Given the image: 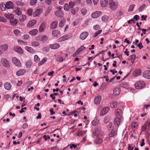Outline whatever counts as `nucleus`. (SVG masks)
Returning <instances> with one entry per match:
<instances>
[{
    "instance_id": "nucleus-1",
    "label": "nucleus",
    "mask_w": 150,
    "mask_h": 150,
    "mask_svg": "<svg viewBox=\"0 0 150 150\" xmlns=\"http://www.w3.org/2000/svg\"><path fill=\"white\" fill-rule=\"evenodd\" d=\"M145 86L144 82L142 81H139L135 84L136 88L139 89L144 88Z\"/></svg>"
},
{
    "instance_id": "nucleus-2",
    "label": "nucleus",
    "mask_w": 150,
    "mask_h": 150,
    "mask_svg": "<svg viewBox=\"0 0 150 150\" xmlns=\"http://www.w3.org/2000/svg\"><path fill=\"white\" fill-rule=\"evenodd\" d=\"M71 36V34H66L59 38L58 39V42H61L67 40Z\"/></svg>"
},
{
    "instance_id": "nucleus-3",
    "label": "nucleus",
    "mask_w": 150,
    "mask_h": 150,
    "mask_svg": "<svg viewBox=\"0 0 150 150\" xmlns=\"http://www.w3.org/2000/svg\"><path fill=\"white\" fill-rule=\"evenodd\" d=\"M109 5L110 8L112 10L116 9L117 7V3L114 1H109Z\"/></svg>"
},
{
    "instance_id": "nucleus-4",
    "label": "nucleus",
    "mask_w": 150,
    "mask_h": 150,
    "mask_svg": "<svg viewBox=\"0 0 150 150\" xmlns=\"http://www.w3.org/2000/svg\"><path fill=\"white\" fill-rule=\"evenodd\" d=\"M46 23L45 22H43L40 25L39 28V31L40 32L44 31L46 28Z\"/></svg>"
},
{
    "instance_id": "nucleus-5",
    "label": "nucleus",
    "mask_w": 150,
    "mask_h": 150,
    "mask_svg": "<svg viewBox=\"0 0 150 150\" xmlns=\"http://www.w3.org/2000/svg\"><path fill=\"white\" fill-rule=\"evenodd\" d=\"M12 61L13 63L17 67H20L21 64L20 61L16 57H13L12 59Z\"/></svg>"
},
{
    "instance_id": "nucleus-6",
    "label": "nucleus",
    "mask_w": 150,
    "mask_h": 150,
    "mask_svg": "<svg viewBox=\"0 0 150 150\" xmlns=\"http://www.w3.org/2000/svg\"><path fill=\"white\" fill-rule=\"evenodd\" d=\"M102 14V12L100 11H96L91 14V17L93 18H96L100 16Z\"/></svg>"
},
{
    "instance_id": "nucleus-7",
    "label": "nucleus",
    "mask_w": 150,
    "mask_h": 150,
    "mask_svg": "<svg viewBox=\"0 0 150 150\" xmlns=\"http://www.w3.org/2000/svg\"><path fill=\"white\" fill-rule=\"evenodd\" d=\"M109 110V108L108 107H105L103 108L101 110L100 114L101 116H103L106 114Z\"/></svg>"
},
{
    "instance_id": "nucleus-8",
    "label": "nucleus",
    "mask_w": 150,
    "mask_h": 150,
    "mask_svg": "<svg viewBox=\"0 0 150 150\" xmlns=\"http://www.w3.org/2000/svg\"><path fill=\"white\" fill-rule=\"evenodd\" d=\"M88 33L87 32H84L80 34V38L82 40H85L88 36Z\"/></svg>"
},
{
    "instance_id": "nucleus-9",
    "label": "nucleus",
    "mask_w": 150,
    "mask_h": 150,
    "mask_svg": "<svg viewBox=\"0 0 150 150\" xmlns=\"http://www.w3.org/2000/svg\"><path fill=\"white\" fill-rule=\"evenodd\" d=\"M37 23L36 20H33L29 21L27 23V27L30 28L35 25Z\"/></svg>"
},
{
    "instance_id": "nucleus-10",
    "label": "nucleus",
    "mask_w": 150,
    "mask_h": 150,
    "mask_svg": "<svg viewBox=\"0 0 150 150\" xmlns=\"http://www.w3.org/2000/svg\"><path fill=\"white\" fill-rule=\"evenodd\" d=\"M1 62L2 64L4 67H8L9 66V64L8 61L4 58L1 59Z\"/></svg>"
},
{
    "instance_id": "nucleus-11",
    "label": "nucleus",
    "mask_w": 150,
    "mask_h": 150,
    "mask_svg": "<svg viewBox=\"0 0 150 150\" xmlns=\"http://www.w3.org/2000/svg\"><path fill=\"white\" fill-rule=\"evenodd\" d=\"M143 76L147 79H150V71H145L143 74Z\"/></svg>"
},
{
    "instance_id": "nucleus-12",
    "label": "nucleus",
    "mask_w": 150,
    "mask_h": 150,
    "mask_svg": "<svg viewBox=\"0 0 150 150\" xmlns=\"http://www.w3.org/2000/svg\"><path fill=\"white\" fill-rule=\"evenodd\" d=\"M15 50L18 53L20 54H23V53L22 48L18 46H16L14 47V48Z\"/></svg>"
},
{
    "instance_id": "nucleus-13",
    "label": "nucleus",
    "mask_w": 150,
    "mask_h": 150,
    "mask_svg": "<svg viewBox=\"0 0 150 150\" xmlns=\"http://www.w3.org/2000/svg\"><path fill=\"white\" fill-rule=\"evenodd\" d=\"M25 49L26 51L30 53L34 54L35 52V51L31 47L27 46H25Z\"/></svg>"
},
{
    "instance_id": "nucleus-14",
    "label": "nucleus",
    "mask_w": 150,
    "mask_h": 150,
    "mask_svg": "<svg viewBox=\"0 0 150 150\" xmlns=\"http://www.w3.org/2000/svg\"><path fill=\"white\" fill-rule=\"evenodd\" d=\"M101 100V97L100 96H98L95 97L94 99V103L96 104H98Z\"/></svg>"
},
{
    "instance_id": "nucleus-15",
    "label": "nucleus",
    "mask_w": 150,
    "mask_h": 150,
    "mask_svg": "<svg viewBox=\"0 0 150 150\" xmlns=\"http://www.w3.org/2000/svg\"><path fill=\"white\" fill-rule=\"evenodd\" d=\"M54 14L56 16L59 17L63 16L64 15L63 12L60 10L55 11Z\"/></svg>"
},
{
    "instance_id": "nucleus-16",
    "label": "nucleus",
    "mask_w": 150,
    "mask_h": 150,
    "mask_svg": "<svg viewBox=\"0 0 150 150\" xmlns=\"http://www.w3.org/2000/svg\"><path fill=\"white\" fill-rule=\"evenodd\" d=\"M38 38L39 40L42 42L46 41L48 39L47 36L46 35L40 36Z\"/></svg>"
},
{
    "instance_id": "nucleus-17",
    "label": "nucleus",
    "mask_w": 150,
    "mask_h": 150,
    "mask_svg": "<svg viewBox=\"0 0 150 150\" xmlns=\"http://www.w3.org/2000/svg\"><path fill=\"white\" fill-rule=\"evenodd\" d=\"M120 119L118 117H116L114 120V124L115 127L117 128L120 125Z\"/></svg>"
},
{
    "instance_id": "nucleus-18",
    "label": "nucleus",
    "mask_w": 150,
    "mask_h": 150,
    "mask_svg": "<svg viewBox=\"0 0 150 150\" xmlns=\"http://www.w3.org/2000/svg\"><path fill=\"white\" fill-rule=\"evenodd\" d=\"M50 47L52 49L55 50L59 48L60 47V45L58 43H56L52 45H50Z\"/></svg>"
},
{
    "instance_id": "nucleus-19",
    "label": "nucleus",
    "mask_w": 150,
    "mask_h": 150,
    "mask_svg": "<svg viewBox=\"0 0 150 150\" xmlns=\"http://www.w3.org/2000/svg\"><path fill=\"white\" fill-rule=\"evenodd\" d=\"M117 129L115 127L113 130L111 131V132L109 134L110 137H112L117 134Z\"/></svg>"
},
{
    "instance_id": "nucleus-20",
    "label": "nucleus",
    "mask_w": 150,
    "mask_h": 150,
    "mask_svg": "<svg viewBox=\"0 0 150 150\" xmlns=\"http://www.w3.org/2000/svg\"><path fill=\"white\" fill-rule=\"evenodd\" d=\"M141 74V71L139 69H137L133 73V75L135 77L140 75Z\"/></svg>"
},
{
    "instance_id": "nucleus-21",
    "label": "nucleus",
    "mask_w": 150,
    "mask_h": 150,
    "mask_svg": "<svg viewBox=\"0 0 150 150\" xmlns=\"http://www.w3.org/2000/svg\"><path fill=\"white\" fill-rule=\"evenodd\" d=\"M100 134V132L98 128H95L93 132V134L95 136H98Z\"/></svg>"
},
{
    "instance_id": "nucleus-22",
    "label": "nucleus",
    "mask_w": 150,
    "mask_h": 150,
    "mask_svg": "<svg viewBox=\"0 0 150 150\" xmlns=\"http://www.w3.org/2000/svg\"><path fill=\"white\" fill-rule=\"evenodd\" d=\"M119 86L120 88L127 89L128 88V85L127 83L123 82L119 84Z\"/></svg>"
},
{
    "instance_id": "nucleus-23",
    "label": "nucleus",
    "mask_w": 150,
    "mask_h": 150,
    "mask_svg": "<svg viewBox=\"0 0 150 150\" xmlns=\"http://www.w3.org/2000/svg\"><path fill=\"white\" fill-rule=\"evenodd\" d=\"M8 47V45L7 44H4L0 46L1 50L3 51H6L7 50Z\"/></svg>"
},
{
    "instance_id": "nucleus-24",
    "label": "nucleus",
    "mask_w": 150,
    "mask_h": 150,
    "mask_svg": "<svg viewBox=\"0 0 150 150\" xmlns=\"http://www.w3.org/2000/svg\"><path fill=\"white\" fill-rule=\"evenodd\" d=\"M52 34L55 37L59 36L60 35V32L57 30H55L53 31L52 32Z\"/></svg>"
},
{
    "instance_id": "nucleus-25",
    "label": "nucleus",
    "mask_w": 150,
    "mask_h": 150,
    "mask_svg": "<svg viewBox=\"0 0 150 150\" xmlns=\"http://www.w3.org/2000/svg\"><path fill=\"white\" fill-rule=\"evenodd\" d=\"M5 5L7 9L12 8L13 7V3L11 1L7 2Z\"/></svg>"
},
{
    "instance_id": "nucleus-26",
    "label": "nucleus",
    "mask_w": 150,
    "mask_h": 150,
    "mask_svg": "<svg viewBox=\"0 0 150 150\" xmlns=\"http://www.w3.org/2000/svg\"><path fill=\"white\" fill-rule=\"evenodd\" d=\"M86 132V131H83L81 129H79L77 132V136H80L84 135Z\"/></svg>"
},
{
    "instance_id": "nucleus-27",
    "label": "nucleus",
    "mask_w": 150,
    "mask_h": 150,
    "mask_svg": "<svg viewBox=\"0 0 150 150\" xmlns=\"http://www.w3.org/2000/svg\"><path fill=\"white\" fill-rule=\"evenodd\" d=\"M108 0H100V4L102 7H105L108 4Z\"/></svg>"
},
{
    "instance_id": "nucleus-28",
    "label": "nucleus",
    "mask_w": 150,
    "mask_h": 150,
    "mask_svg": "<svg viewBox=\"0 0 150 150\" xmlns=\"http://www.w3.org/2000/svg\"><path fill=\"white\" fill-rule=\"evenodd\" d=\"M25 72V69H20L17 71L16 74L18 76H20L23 75Z\"/></svg>"
},
{
    "instance_id": "nucleus-29",
    "label": "nucleus",
    "mask_w": 150,
    "mask_h": 150,
    "mask_svg": "<svg viewBox=\"0 0 150 150\" xmlns=\"http://www.w3.org/2000/svg\"><path fill=\"white\" fill-rule=\"evenodd\" d=\"M38 32V30L37 29H34L30 30L29 32V33L32 35H36Z\"/></svg>"
},
{
    "instance_id": "nucleus-30",
    "label": "nucleus",
    "mask_w": 150,
    "mask_h": 150,
    "mask_svg": "<svg viewBox=\"0 0 150 150\" xmlns=\"http://www.w3.org/2000/svg\"><path fill=\"white\" fill-rule=\"evenodd\" d=\"M42 10L41 9H38L36 10L33 13V16H37L41 12Z\"/></svg>"
},
{
    "instance_id": "nucleus-31",
    "label": "nucleus",
    "mask_w": 150,
    "mask_h": 150,
    "mask_svg": "<svg viewBox=\"0 0 150 150\" xmlns=\"http://www.w3.org/2000/svg\"><path fill=\"white\" fill-rule=\"evenodd\" d=\"M18 20L16 19H13L10 20V23L11 24L13 25H16L17 23Z\"/></svg>"
},
{
    "instance_id": "nucleus-32",
    "label": "nucleus",
    "mask_w": 150,
    "mask_h": 150,
    "mask_svg": "<svg viewBox=\"0 0 150 150\" xmlns=\"http://www.w3.org/2000/svg\"><path fill=\"white\" fill-rule=\"evenodd\" d=\"M31 45L32 47H37L39 46L40 45V44L38 41H33L31 43Z\"/></svg>"
},
{
    "instance_id": "nucleus-33",
    "label": "nucleus",
    "mask_w": 150,
    "mask_h": 150,
    "mask_svg": "<svg viewBox=\"0 0 150 150\" xmlns=\"http://www.w3.org/2000/svg\"><path fill=\"white\" fill-rule=\"evenodd\" d=\"M4 87L6 89L9 90L11 88V85L10 83H7L4 84Z\"/></svg>"
},
{
    "instance_id": "nucleus-34",
    "label": "nucleus",
    "mask_w": 150,
    "mask_h": 150,
    "mask_svg": "<svg viewBox=\"0 0 150 150\" xmlns=\"http://www.w3.org/2000/svg\"><path fill=\"white\" fill-rule=\"evenodd\" d=\"M58 23L57 21L53 22L51 24L50 27L52 29H55L57 26Z\"/></svg>"
},
{
    "instance_id": "nucleus-35",
    "label": "nucleus",
    "mask_w": 150,
    "mask_h": 150,
    "mask_svg": "<svg viewBox=\"0 0 150 150\" xmlns=\"http://www.w3.org/2000/svg\"><path fill=\"white\" fill-rule=\"evenodd\" d=\"M14 12L18 16L21 14V12L19 8H16L14 10Z\"/></svg>"
},
{
    "instance_id": "nucleus-36",
    "label": "nucleus",
    "mask_w": 150,
    "mask_h": 150,
    "mask_svg": "<svg viewBox=\"0 0 150 150\" xmlns=\"http://www.w3.org/2000/svg\"><path fill=\"white\" fill-rule=\"evenodd\" d=\"M120 92V89L118 88H115L113 91V93L114 94L116 95H119Z\"/></svg>"
},
{
    "instance_id": "nucleus-37",
    "label": "nucleus",
    "mask_w": 150,
    "mask_h": 150,
    "mask_svg": "<svg viewBox=\"0 0 150 150\" xmlns=\"http://www.w3.org/2000/svg\"><path fill=\"white\" fill-rule=\"evenodd\" d=\"M5 16L7 19H10V20H11L12 19H13L14 18L13 15L12 14H5Z\"/></svg>"
},
{
    "instance_id": "nucleus-38",
    "label": "nucleus",
    "mask_w": 150,
    "mask_h": 150,
    "mask_svg": "<svg viewBox=\"0 0 150 150\" xmlns=\"http://www.w3.org/2000/svg\"><path fill=\"white\" fill-rule=\"evenodd\" d=\"M103 142V140L100 138H98L95 139L94 141V143L96 144H100Z\"/></svg>"
},
{
    "instance_id": "nucleus-39",
    "label": "nucleus",
    "mask_w": 150,
    "mask_h": 150,
    "mask_svg": "<svg viewBox=\"0 0 150 150\" xmlns=\"http://www.w3.org/2000/svg\"><path fill=\"white\" fill-rule=\"evenodd\" d=\"M99 120L96 118H95L92 122V124L93 126H95L98 124Z\"/></svg>"
},
{
    "instance_id": "nucleus-40",
    "label": "nucleus",
    "mask_w": 150,
    "mask_h": 150,
    "mask_svg": "<svg viewBox=\"0 0 150 150\" xmlns=\"http://www.w3.org/2000/svg\"><path fill=\"white\" fill-rule=\"evenodd\" d=\"M47 58L46 57H44L43 58L41 61L38 63V65L39 66H40L43 64L47 61Z\"/></svg>"
},
{
    "instance_id": "nucleus-41",
    "label": "nucleus",
    "mask_w": 150,
    "mask_h": 150,
    "mask_svg": "<svg viewBox=\"0 0 150 150\" xmlns=\"http://www.w3.org/2000/svg\"><path fill=\"white\" fill-rule=\"evenodd\" d=\"M56 60L57 61L62 62L63 60V59L61 56L58 55L56 57Z\"/></svg>"
},
{
    "instance_id": "nucleus-42",
    "label": "nucleus",
    "mask_w": 150,
    "mask_h": 150,
    "mask_svg": "<svg viewBox=\"0 0 150 150\" xmlns=\"http://www.w3.org/2000/svg\"><path fill=\"white\" fill-rule=\"evenodd\" d=\"M26 16L25 15H22L19 18V20L21 22H23L26 19Z\"/></svg>"
},
{
    "instance_id": "nucleus-43",
    "label": "nucleus",
    "mask_w": 150,
    "mask_h": 150,
    "mask_svg": "<svg viewBox=\"0 0 150 150\" xmlns=\"http://www.w3.org/2000/svg\"><path fill=\"white\" fill-rule=\"evenodd\" d=\"M0 7L2 11H5L6 8L5 4L1 3L0 4Z\"/></svg>"
},
{
    "instance_id": "nucleus-44",
    "label": "nucleus",
    "mask_w": 150,
    "mask_h": 150,
    "mask_svg": "<svg viewBox=\"0 0 150 150\" xmlns=\"http://www.w3.org/2000/svg\"><path fill=\"white\" fill-rule=\"evenodd\" d=\"M115 113L116 115L119 116L121 115L122 112L120 109H117L115 110Z\"/></svg>"
},
{
    "instance_id": "nucleus-45",
    "label": "nucleus",
    "mask_w": 150,
    "mask_h": 150,
    "mask_svg": "<svg viewBox=\"0 0 150 150\" xmlns=\"http://www.w3.org/2000/svg\"><path fill=\"white\" fill-rule=\"evenodd\" d=\"M32 64V61L30 60H29L26 62V67L27 68H29L31 66Z\"/></svg>"
},
{
    "instance_id": "nucleus-46",
    "label": "nucleus",
    "mask_w": 150,
    "mask_h": 150,
    "mask_svg": "<svg viewBox=\"0 0 150 150\" xmlns=\"http://www.w3.org/2000/svg\"><path fill=\"white\" fill-rule=\"evenodd\" d=\"M135 6V5L133 4L130 5L129 8L128 9V12H131L133 10V9Z\"/></svg>"
},
{
    "instance_id": "nucleus-47",
    "label": "nucleus",
    "mask_w": 150,
    "mask_h": 150,
    "mask_svg": "<svg viewBox=\"0 0 150 150\" xmlns=\"http://www.w3.org/2000/svg\"><path fill=\"white\" fill-rule=\"evenodd\" d=\"M117 105V103L115 101H112L110 104V106L112 108H115Z\"/></svg>"
},
{
    "instance_id": "nucleus-48",
    "label": "nucleus",
    "mask_w": 150,
    "mask_h": 150,
    "mask_svg": "<svg viewBox=\"0 0 150 150\" xmlns=\"http://www.w3.org/2000/svg\"><path fill=\"white\" fill-rule=\"evenodd\" d=\"M81 12L82 15L84 16L87 13V10L85 8H83L81 9Z\"/></svg>"
},
{
    "instance_id": "nucleus-49",
    "label": "nucleus",
    "mask_w": 150,
    "mask_h": 150,
    "mask_svg": "<svg viewBox=\"0 0 150 150\" xmlns=\"http://www.w3.org/2000/svg\"><path fill=\"white\" fill-rule=\"evenodd\" d=\"M69 6L68 4L66 3L64 4V9L66 11H68L69 10Z\"/></svg>"
},
{
    "instance_id": "nucleus-50",
    "label": "nucleus",
    "mask_w": 150,
    "mask_h": 150,
    "mask_svg": "<svg viewBox=\"0 0 150 150\" xmlns=\"http://www.w3.org/2000/svg\"><path fill=\"white\" fill-rule=\"evenodd\" d=\"M14 33L16 35H19L20 34L21 32L18 29H15L13 30Z\"/></svg>"
},
{
    "instance_id": "nucleus-51",
    "label": "nucleus",
    "mask_w": 150,
    "mask_h": 150,
    "mask_svg": "<svg viewBox=\"0 0 150 150\" xmlns=\"http://www.w3.org/2000/svg\"><path fill=\"white\" fill-rule=\"evenodd\" d=\"M65 19H62L59 23V26L60 27H63L65 24Z\"/></svg>"
},
{
    "instance_id": "nucleus-52",
    "label": "nucleus",
    "mask_w": 150,
    "mask_h": 150,
    "mask_svg": "<svg viewBox=\"0 0 150 150\" xmlns=\"http://www.w3.org/2000/svg\"><path fill=\"white\" fill-rule=\"evenodd\" d=\"M136 55L134 54L131 56V60L132 63H133L135 59Z\"/></svg>"
},
{
    "instance_id": "nucleus-53",
    "label": "nucleus",
    "mask_w": 150,
    "mask_h": 150,
    "mask_svg": "<svg viewBox=\"0 0 150 150\" xmlns=\"http://www.w3.org/2000/svg\"><path fill=\"white\" fill-rule=\"evenodd\" d=\"M108 19V16H104L102 18V21L104 22L106 21Z\"/></svg>"
},
{
    "instance_id": "nucleus-54",
    "label": "nucleus",
    "mask_w": 150,
    "mask_h": 150,
    "mask_svg": "<svg viewBox=\"0 0 150 150\" xmlns=\"http://www.w3.org/2000/svg\"><path fill=\"white\" fill-rule=\"evenodd\" d=\"M18 42L20 44L23 45H27V43L24 42L22 40H18Z\"/></svg>"
},
{
    "instance_id": "nucleus-55",
    "label": "nucleus",
    "mask_w": 150,
    "mask_h": 150,
    "mask_svg": "<svg viewBox=\"0 0 150 150\" xmlns=\"http://www.w3.org/2000/svg\"><path fill=\"white\" fill-rule=\"evenodd\" d=\"M85 49V47L83 46H82L79 48L77 51V52L79 53Z\"/></svg>"
},
{
    "instance_id": "nucleus-56",
    "label": "nucleus",
    "mask_w": 150,
    "mask_h": 150,
    "mask_svg": "<svg viewBox=\"0 0 150 150\" xmlns=\"http://www.w3.org/2000/svg\"><path fill=\"white\" fill-rule=\"evenodd\" d=\"M33 13V11L31 9L28 10L27 13L29 16H31Z\"/></svg>"
},
{
    "instance_id": "nucleus-57",
    "label": "nucleus",
    "mask_w": 150,
    "mask_h": 150,
    "mask_svg": "<svg viewBox=\"0 0 150 150\" xmlns=\"http://www.w3.org/2000/svg\"><path fill=\"white\" fill-rule=\"evenodd\" d=\"M39 60L40 59L38 56L37 55H35L34 57V61L35 62H38Z\"/></svg>"
},
{
    "instance_id": "nucleus-58",
    "label": "nucleus",
    "mask_w": 150,
    "mask_h": 150,
    "mask_svg": "<svg viewBox=\"0 0 150 150\" xmlns=\"http://www.w3.org/2000/svg\"><path fill=\"white\" fill-rule=\"evenodd\" d=\"M37 0H31L30 2V4L31 5H33L35 4L37 2Z\"/></svg>"
},
{
    "instance_id": "nucleus-59",
    "label": "nucleus",
    "mask_w": 150,
    "mask_h": 150,
    "mask_svg": "<svg viewBox=\"0 0 150 150\" xmlns=\"http://www.w3.org/2000/svg\"><path fill=\"white\" fill-rule=\"evenodd\" d=\"M146 125H144L143 126H142V131L146 132Z\"/></svg>"
},
{
    "instance_id": "nucleus-60",
    "label": "nucleus",
    "mask_w": 150,
    "mask_h": 150,
    "mask_svg": "<svg viewBox=\"0 0 150 150\" xmlns=\"http://www.w3.org/2000/svg\"><path fill=\"white\" fill-rule=\"evenodd\" d=\"M69 6L70 8H72L75 5V3L73 1L70 2L69 3Z\"/></svg>"
},
{
    "instance_id": "nucleus-61",
    "label": "nucleus",
    "mask_w": 150,
    "mask_h": 150,
    "mask_svg": "<svg viewBox=\"0 0 150 150\" xmlns=\"http://www.w3.org/2000/svg\"><path fill=\"white\" fill-rule=\"evenodd\" d=\"M145 6L146 5L145 4H143L141 7L139 8V11H142L144 9V8L145 7Z\"/></svg>"
},
{
    "instance_id": "nucleus-62",
    "label": "nucleus",
    "mask_w": 150,
    "mask_h": 150,
    "mask_svg": "<svg viewBox=\"0 0 150 150\" xmlns=\"http://www.w3.org/2000/svg\"><path fill=\"white\" fill-rule=\"evenodd\" d=\"M139 19V17L138 15H135L133 17V19H134L135 21H137Z\"/></svg>"
},
{
    "instance_id": "nucleus-63",
    "label": "nucleus",
    "mask_w": 150,
    "mask_h": 150,
    "mask_svg": "<svg viewBox=\"0 0 150 150\" xmlns=\"http://www.w3.org/2000/svg\"><path fill=\"white\" fill-rule=\"evenodd\" d=\"M0 21L5 22L6 21V20L4 18L0 16Z\"/></svg>"
},
{
    "instance_id": "nucleus-64",
    "label": "nucleus",
    "mask_w": 150,
    "mask_h": 150,
    "mask_svg": "<svg viewBox=\"0 0 150 150\" xmlns=\"http://www.w3.org/2000/svg\"><path fill=\"white\" fill-rule=\"evenodd\" d=\"M43 138L45 140H47V139H50V137L49 136L44 135L43 136Z\"/></svg>"
}]
</instances>
